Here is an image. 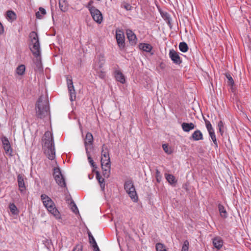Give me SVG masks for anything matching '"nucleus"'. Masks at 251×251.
<instances>
[{
	"label": "nucleus",
	"mask_w": 251,
	"mask_h": 251,
	"mask_svg": "<svg viewBox=\"0 0 251 251\" xmlns=\"http://www.w3.org/2000/svg\"><path fill=\"white\" fill-rule=\"evenodd\" d=\"M124 187L126 191L129 190V189L131 188L132 190H133V188H134V186L132 181L130 180H129L125 182Z\"/></svg>",
	"instance_id": "obj_28"
},
{
	"label": "nucleus",
	"mask_w": 251,
	"mask_h": 251,
	"mask_svg": "<svg viewBox=\"0 0 251 251\" xmlns=\"http://www.w3.org/2000/svg\"><path fill=\"white\" fill-rule=\"evenodd\" d=\"M71 203H72V207H71L72 210L75 214L78 213V210L77 207L76 205H75V204L74 202H72Z\"/></svg>",
	"instance_id": "obj_43"
},
{
	"label": "nucleus",
	"mask_w": 251,
	"mask_h": 251,
	"mask_svg": "<svg viewBox=\"0 0 251 251\" xmlns=\"http://www.w3.org/2000/svg\"><path fill=\"white\" fill-rule=\"evenodd\" d=\"M189 250V242L185 240L182 247L181 251H188Z\"/></svg>",
	"instance_id": "obj_38"
},
{
	"label": "nucleus",
	"mask_w": 251,
	"mask_h": 251,
	"mask_svg": "<svg viewBox=\"0 0 251 251\" xmlns=\"http://www.w3.org/2000/svg\"><path fill=\"white\" fill-rule=\"evenodd\" d=\"M36 116L43 119L49 113V106L46 96L42 95L38 99L35 105Z\"/></svg>",
	"instance_id": "obj_1"
},
{
	"label": "nucleus",
	"mask_w": 251,
	"mask_h": 251,
	"mask_svg": "<svg viewBox=\"0 0 251 251\" xmlns=\"http://www.w3.org/2000/svg\"><path fill=\"white\" fill-rule=\"evenodd\" d=\"M93 141L94 138L92 133L87 132L84 139V145L86 151H89V149H91L93 148L92 145Z\"/></svg>",
	"instance_id": "obj_10"
},
{
	"label": "nucleus",
	"mask_w": 251,
	"mask_h": 251,
	"mask_svg": "<svg viewBox=\"0 0 251 251\" xmlns=\"http://www.w3.org/2000/svg\"><path fill=\"white\" fill-rule=\"evenodd\" d=\"M165 177L168 182L171 184H175L176 182L175 177L171 174H165Z\"/></svg>",
	"instance_id": "obj_25"
},
{
	"label": "nucleus",
	"mask_w": 251,
	"mask_h": 251,
	"mask_svg": "<svg viewBox=\"0 0 251 251\" xmlns=\"http://www.w3.org/2000/svg\"><path fill=\"white\" fill-rule=\"evenodd\" d=\"M95 71L96 72L97 74H98V75L100 78H102V79L104 78V77L105 76V72H104L102 70H101L100 69L99 70V71Z\"/></svg>",
	"instance_id": "obj_39"
},
{
	"label": "nucleus",
	"mask_w": 251,
	"mask_h": 251,
	"mask_svg": "<svg viewBox=\"0 0 251 251\" xmlns=\"http://www.w3.org/2000/svg\"><path fill=\"white\" fill-rule=\"evenodd\" d=\"M44 137L45 153L49 159L53 160L55 158V152L52 134L50 131H47L45 133Z\"/></svg>",
	"instance_id": "obj_3"
},
{
	"label": "nucleus",
	"mask_w": 251,
	"mask_h": 251,
	"mask_svg": "<svg viewBox=\"0 0 251 251\" xmlns=\"http://www.w3.org/2000/svg\"><path fill=\"white\" fill-rule=\"evenodd\" d=\"M156 178L158 182L160 181L161 179V175L160 172L158 170H156Z\"/></svg>",
	"instance_id": "obj_44"
},
{
	"label": "nucleus",
	"mask_w": 251,
	"mask_h": 251,
	"mask_svg": "<svg viewBox=\"0 0 251 251\" xmlns=\"http://www.w3.org/2000/svg\"><path fill=\"white\" fill-rule=\"evenodd\" d=\"M162 148L164 151L168 154H170L172 153V149L168 146L167 144H163L162 145Z\"/></svg>",
	"instance_id": "obj_36"
},
{
	"label": "nucleus",
	"mask_w": 251,
	"mask_h": 251,
	"mask_svg": "<svg viewBox=\"0 0 251 251\" xmlns=\"http://www.w3.org/2000/svg\"><path fill=\"white\" fill-rule=\"evenodd\" d=\"M116 38L117 44L120 49H123L125 46V35L123 30L117 29L116 30Z\"/></svg>",
	"instance_id": "obj_7"
},
{
	"label": "nucleus",
	"mask_w": 251,
	"mask_h": 251,
	"mask_svg": "<svg viewBox=\"0 0 251 251\" xmlns=\"http://www.w3.org/2000/svg\"><path fill=\"white\" fill-rule=\"evenodd\" d=\"M53 176L56 182L61 187H65L66 182L65 179L61 172L59 168H55L54 169Z\"/></svg>",
	"instance_id": "obj_6"
},
{
	"label": "nucleus",
	"mask_w": 251,
	"mask_h": 251,
	"mask_svg": "<svg viewBox=\"0 0 251 251\" xmlns=\"http://www.w3.org/2000/svg\"><path fill=\"white\" fill-rule=\"evenodd\" d=\"M4 32V28L1 23L0 22V34H1Z\"/></svg>",
	"instance_id": "obj_48"
},
{
	"label": "nucleus",
	"mask_w": 251,
	"mask_h": 251,
	"mask_svg": "<svg viewBox=\"0 0 251 251\" xmlns=\"http://www.w3.org/2000/svg\"><path fill=\"white\" fill-rule=\"evenodd\" d=\"M203 134L200 130H195L192 134L190 137V139H192L194 141H199L203 140Z\"/></svg>",
	"instance_id": "obj_14"
},
{
	"label": "nucleus",
	"mask_w": 251,
	"mask_h": 251,
	"mask_svg": "<svg viewBox=\"0 0 251 251\" xmlns=\"http://www.w3.org/2000/svg\"><path fill=\"white\" fill-rule=\"evenodd\" d=\"M214 246L218 250L220 249L223 245V241L220 237H216L213 239Z\"/></svg>",
	"instance_id": "obj_17"
},
{
	"label": "nucleus",
	"mask_w": 251,
	"mask_h": 251,
	"mask_svg": "<svg viewBox=\"0 0 251 251\" xmlns=\"http://www.w3.org/2000/svg\"><path fill=\"white\" fill-rule=\"evenodd\" d=\"M115 77L118 81L120 82L122 84H124L126 82V78L124 75L119 70H116L114 72Z\"/></svg>",
	"instance_id": "obj_13"
},
{
	"label": "nucleus",
	"mask_w": 251,
	"mask_h": 251,
	"mask_svg": "<svg viewBox=\"0 0 251 251\" xmlns=\"http://www.w3.org/2000/svg\"><path fill=\"white\" fill-rule=\"evenodd\" d=\"M6 18L9 22L12 23L16 19L17 16L14 11L8 10L6 12Z\"/></svg>",
	"instance_id": "obj_19"
},
{
	"label": "nucleus",
	"mask_w": 251,
	"mask_h": 251,
	"mask_svg": "<svg viewBox=\"0 0 251 251\" xmlns=\"http://www.w3.org/2000/svg\"><path fill=\"white\" fill-rule=\"evenodd\" d=\"M226 78L229 81V84L232 85L234 83V81L230 75H226Z\"/></svg>",
	"instance_id": "obj_46"
},
{
	"label": "nucleus",
	"mask_w": 251,
	"mask_h": 251,
	"mask_svg": "<svg viewBox=\"0 0 251 251\" xmlns=\"http://www.w3.org/2000/svg\"><path fill=\"white\" fill-rule=\"evenodd\" d=\"M59 6L60 10L63 12L67 11L68 9V3L66 0H59Z\"/></svg>",
	"instance_id": "obj_21"
},
{
	"label": "nucleus",
	"mask_w": 251,
	"mask_h": 251,
	"mask_svg": "<svg viewBox=\"0 0 251 251\" xmlns=\"http://www.w3.org/2000/svg\"><path fill=\"white\" fill-rule=\"evenodd\" d=\"M140 50L144 51L150 52L152 49V47L149 44L141 43L139 45Z\"/></svg>",
	"instance_id": "obj_22"
},
{
	"label": "nucleus",
	"mask_w": 251,
	"mask_h": 251,
	"mask_svg": "<svg viewBox=\"0 0 251 251\" xmlns=\"http://www.w3.org/2000/svg\"><path fill=\"white\" fill-rule=\"evenodd\" d=\"M9 208L13 215H17L18 214V208L13 203H11L9 204Z\"/></svg>",
	"instance_id": "obj_29"
},
{
	"label": "nucleus",
	"mask_w": 251,
	"mask_h": 251,
	"mask_svg": "<svg viewBox=\"0 0 251 251\" xmlns=\"http://www.w3.org/2000/svg\"><path fill=\"white\" fill-rule=\"evenodd\" d=\"M218 209L221 216L223 218H226L227 216V214L224 206L221 204H219L218 205Z\"/></svg>",
	"instance_id": "obj_24"
},
{
	"label": "nucleus",
	"mask_w": 251,
	"mask_h": 251,
	"mask_svg": "<svg viewBox=\"0 0 251 251\" xmlns=\"http://www.w3.org/2000/svg\"><path fill=\"white\" fill-rule=\"evenodd\" d=\"M218 127L219 131L220 132L221 135H223L224 132V123L222 121L219 122L218 124Z\"/></svg>",
	"instance_id": "obj_35"
},
{
	"label": "nucleus",
	"mask_w": 251,
	"mask_h": 251,
	"mask_svg": "<svg viewBox=\"0 0 251 251\" xmlns=\"http://www.w3.org/2000/svg\"><path fill=\"white\" fill-rule=\"evenodd\" d=\"M3 147L5 153L9 156H11L12 153V149L10 145H6V146H3Z\"/></svg>",
	"instance_id": "obj_31"
},
{
	"label": "nucleus",
	"mask_w": 251,
	"mask_h": 251,
	"mask_svg": "<svg viewBox=\"0 0 251 251\" xmlns=\"http://www.w3.org/2000/svg\"><path fill=\"white\" fill-rule=\"evenodd\" d=\"M156 251H167L165 247L161 243H157L156 245Z\"/></svg>",
	"instance_id": "obj_37"
},
{
	"label": "nucleus",
	"mask_w": 251,
	"mask_h": 251,
	"mask_svg": "<svg viewBox=\"0 0 251 251\" xmlns=\"http://www.w3.org/2000/svg\"><path fill=\"white\" fill-rule=\"evenodd\" d=\"M67 84L69 92L70 94V100L71 101H73L75 100V92L73 85L72 79H67Z\"/></svg>",
	"instance_id": "obj_12"
},
{
	"label": "nucleus",
	"mask_w": 251,
	"mask_h": 251,
	"mask_svg": "<svg viewBox=\"0 0 251 251\" xmlns=\"http://www.w3.org/2000/svg\"><path fill=\"white\" fill-rule=\"evenodd\" d=\"M169 56L171 59L172 61L176 65H179L181 63L182 61L178 54V53L174 50H170Z\"/></svg>",
	"instance_id": "obj_11"
},
{
	"label": "nucleus",
	"mask_w": 251,
	"mask_h": 251,
	"mask_svg": "<svg viewBox=\"0 0 251 251\" xmlns=\"http://www.w3.org/2000/svg\"><path fill=\"white\" fill-rule=\"evenodd\" d=\"M93 3V1L92 0L90 1L86 7L89 9V11L92 10L93 9L96 8L95 6H94L92 4Z\"/></svg>",
	"instance_id": "obj_41"
},
{
	"label": "nucleus",
	"mask_w": 251,
	"mask_h": 251,
	"mask_svg": "<svg viewBox=\"0 0 251 251\" xmlns=\"http://www.w3.org/2000/svg\"><path fill=\"white\" fill-rule=\"evenodd\" d=\"M105 63L104 57L103 55H99L96 59L93 64V68L95 71H99L103 66Z\"/></svg>",
	"instance_id": "obj_9"
},
{
	"label": "nucleus",
	"mask_w": 251,
	"mask_h": 251,
	"mask_svg": "<svg viewBox=\"0 0 251 251\" xmlns=\"http://www.w3.org/2000/svg\"><path fill=\"white\" fill-rule=\"evenodd\" d=\"M96 178L100 184L105 182L104 179L100 176V174L98 171L96 172Z\"/></svg>",
	"instance_id": "obj_40"
},
{
	"label": "nucleus",
	"mask_w": 251,
	"mask_h": 251,
	"mask_svg": "<svg viewBox=\"0 0 251 251\" xmlns=\"http://www.w3.org/2000/svg\"><path fill=\"white\" fill-rule=\"evenodd\" d=\"M204 120L205 122L206 127L207 128V130L208 133L214 131V129L211 125L210 122L208 120L204 119Z\"/></svg>",
	"instance_id": "obj_32"
},
{
	"label": "nucleus",
	"mask_w": 251,
	"mask_h": 251,
	"mask_svg": "<svg viewBox=\"0 0 251 251\" xmlns=\"http://www.w3.org/2000/svg\"><path fill=\"white\" fill-rule=\"evenodd\" d=\"M46 13V10L42 7H40L39 9V11L36 13V18L40 19H42L43 16L45 15Z\"/></svg>",
	"instance_id": "obj_27"
},
{
	"label": "nucleus",
	"mask_w": 251,
	"mask_h": 251,
	"mask_svg": "<svg viewBox=\"0 0 251 251\" xmlns=\"http://www.w3.org/2000/svg\"><path fill=\"white\" fill-rule=\"evenodd\" d=\"M17 179L19 190L21 192H23L25 189L24 177L21 175H19L18 176Z\"/></svg>",
	"instance_id": "obj_16"
},
{
	"label": "nucleus",
	"mask_w": 251,
	"mask_h": 251,
	"mask_svg": "<svg viewBox=\"0 0 251 251\" xmlns=\"http://www.w3.org/2000/svg\"><path fill=\"white\" fill-rule=\"evenodd\" d=\"M41 199L44 205L48 211L51 213L57 220L61 219V216L59 211L56 208L52 200L46 194H42Z\"/></svg>",
	"instance_id": "obj_4"
},
{
	"label": "nucleus",
	"mask_w": 251,
	"mask_h": 251,
	"mask_svg": "<svg viewBox=\"0 0 251 251\" xmlns=\"http://www.w3.org/2000/svg\"><path fill=\"white\" fill-rule=\"evenodd\" d=\"M208 133L216 147H218V143L214 131L209 132Z\"/></svg>",
	"instance_id": "obj_34"
},
{
	"label": "nucleus",
	"mask_w": 251,
	"mask_h": 251,
	"mask_svg": "<svg viewBox=\"0 0 251 251\" xmlns=\"http://www.w3.org/2000/svg\"><path fill=\"white\" fill-rule=\"evenodd\" d=\"M100 162L103 175L108 178L110 174L111 162L109 151L105 145L102 146Z\"/></svg>",
	"instance_id": "obj_2"
},
{
	"label": "nucleus",
	"mask_w": 251,
	"mask_h": 251,
	"mask_svg": "<svg viewBox=\"0 0 251 251\" xmlns=\"http://www.w3.org/2000/svg\"><path fill=\"white\" fill-rule=\"evenodd\" d=\"M25 67L24 65L19 66L16 69V73L18 75H22L25 72Z\"/></svg>",
	"instance_id": "obj_26"
},
{
	"label": "nucleus",
	"mask_w": 251,
	"mask_h": 251,
	"mask_svg": "<svg viewBox=\"0 0 251 251\" xmlns=\"http://www.w3.org/2000/svg\"><path fill=\"white\" fill-rule=\"evenodd\" d=\"M1 141L3 146H6V145H10L9 140L5 137H2L1 138Z\"/></svg>",
	"instance_id": "obj_42"
},
{
	"label": "nucleus",
	"mask_w": 251,
	"mask_h": 251,
	"mask_svg": "<svg viewBox=\"0 0 251 251\" xmlns=\"http://www.w3.org/2000/svg\"><path fill=\"white\" fill-rule=\"evenodd\" d=\"M93 20L98 24H101L103 21V17L101 12L97 8L90 11Z\"/></svg>",
	"instance_id": "obj_8"
},
{
	"label": "nucleus",
	"mask_w": 251,
	"mask_h": 251,
	"mask_svg": "<svg viewBox=\"0 0 251 251\" xmlns=\"http://www.w3.org/2000/svg\"><path fill=\"white\" fill-rule=\"evenodd\" d=\"M89 242L92 245L94 251H100L95 238L90 232L88 233Z\"/></svg>",
	"instance_id": "obj_20"
},
{
	"label": "nucleus",
	"mask_w": 251,
	"mask_h": 251,
	"mask_svg": "<svg viewBox=\"0 0 251 251\" xmlns=\"http://www.w3.org/2000/svg\"><path fill=\"white\" fill-rule=\"evenodd\" d=\"M127 193L128 194L129 196L130 197L131 199L134 202H137L138 201V196L135 191V187L133 188V190L131 189L127 190L126 191Z\"/></svg>",
	"instance_id": "obj_18"
},
{
	"label": "nucleus",
	"mask_w": 251,
	"mask_h": 251,
	"mask_svg": "<svg viewBox=\"0 0 251 251\" xmlns=\"http://www.w3.org/2000/svg\"><path fill=\"white\" fill-rule=\"evenodd\" d=\"M86 152L87 154L88 160L89 163L91 164L92 167H93V168H96L97 167H96V165L95 164L93 159L91 157V155H90V153L89 151H86Z\"/></svg>",
	"instance_id": "obj_33"
},
{
	"label": "nucleus",
	"mask_w": 251,
	"mask_h": 251,
	"mask_svg": "<svg viewBox=\"0 0 251 251\" xmlns=\"http://www.w3.org/2000/svg\"><path fill=\"white\" fill-rule=\"evenodd\" d=\"M127 38L130 42L135 43L136 40V36L133 32L130 29L126 30Z\"/></svg>",
	"instance_id": "obj_23"
},
{
	"label": "nucleus",
	"mask_w": 251,
	"mask_h": 251,
	"mask_svg": "<svg viewBox=\"0 0 251 251\" xmlns=\"http://www.w3.org/2000/svg\"><path fill=\"white\" fill-rule=\"evenodd\" d=\"M73 251H82V245L80 244L77 245Z\"/></svg>",
	"instance_id": "obj_45"
},
{
	"label": "nucleus",
	"mask_w": 251,
	"mask_h": 251,
	"mask_svg": "<svg viewBox=\"0 0 251 251\" xmlns=\"http://www.w3.org/2000/svg\"><path fill=\"white\" fill-rule=\"evenodd\" d=\"M126 10H130L131 9V5L128 3H126L123 6Z\"/></svg>",
	"instance_id": "obj_47"
},
{
	"label": "nucleus",
	"mask_w": 251,
	"mask_h": 251,
	"mask_svg": "<svg viewBox=\"0 0 251 251\" xmlns=\"http://www.w3.org/2000/svg\"><path fill=\"white\" fill-rule=\"evenodd\" d=\"M29 37L30 39L29 46L30 50L35 57H40L41 55V49L39 37L37 33L35 31H32L30 33Z\"/></svg>",
	"instance_id": "obj_5"
},
{
	"label": "nucleus",
	"mask_w": 251,
	"mask_h": 251,
	"mask_svg": "<svg viewBox=\"0 0 251 251\" xmlns=\"http://www.w3.org/2000/svg\"><path fill=\"white\" fill-rule=\"evenodd\" d=\"M195 127L196 126L192 123H183L181 124V127L183 130L186 132H188L190 130L194 129Z\"/></svg>",
	"instance_id": "obj_15"
},
{
	"label": "nucleus",
	"mask_w": 251,
	"mask_h": 251,
	"mask_svg": "<svg viewBox=\"0 0 251 251\" xmlns=\"http://www.w3.org/2000/svg\"><path fill=\"white\" fill-rule=\"evenodd\" d=\"M100 188L102 191L104 190L105 189V182L100 184Z\"/></svg>",
	"instance_id": "obj_50"
},
{
	"label": "nucleus",
	"mask_w": 251,
	"mask_h": 251,
	"mask_svg": "<svg viewBox=\"0 0 251 251\" xmlns=\"http://www.w3.org/2000/svg\"><path fill=\"white\" fill-rule=\"evenodd\" d=\"M37 66L39 68H40L41 67V62L40 59H39L37 58Z\"/></svg>",
	"instance_id": "obj_49"
},
{
	"label": "nucleus",
	"mask_w": 251,
	"mask_h": 251,
	"mask_svg": "<svg viewBox=\"0 0 251 251\" xmlns=\"http://www.w3.org/2000/svg\"><path fill=\"white\" fill-rule=\"evenodd\" d=\"M179 49L181 51L185 52L188 50V47L186 43L181 42L179 45Z\"/></svg>",
	"instance_id": "obj_30"
}]
</instances>
